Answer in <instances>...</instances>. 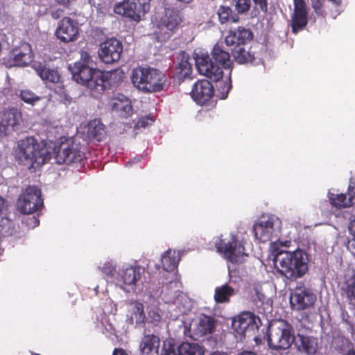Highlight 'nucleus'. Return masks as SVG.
<instances>
[{"label": "nucleus", "mask_w": 355, "mask_h": 355, "mask_svg": "<svg viewBox=\"0 0 355 355\" xmlns=\"http://www.w3.org/2000/svg\"><path fill=\"white\" fill-rule=\"evenodd\" d=\"M33 220H35L36 221V219H35V217H33ZM36 222H37V225L39 222H38V221H36Z\"/></svg>", "instance_id": "nucleus-57"}, {"label": "nucleus", "mask_w": 355, "mask_h": 355, "mask_svg": "<svg viewBox=\"0 0 355 355\" xmlns=\"http://www.w3.org/2000/svg\"><path fill=\"white\" fill-rule=\"evenodd\" d=\"M166 302L175 304L179 311L185 313L191 307V300L189 297L182 292L175 291L166 294Z\"/></svg>", "instance_id": "nucleus-23"}, {"label": "nucleus", "mask_w": 355, "mask_h": 355, "mask_svg": "<svg viewBox=\"0 0 355 355\" xmlns=\"http://www.w3.org/2000/svg\"><path fill=\"white\" fill-rule=\"evenodd\" d=\"M151 0H123L116 4L115 13L139 21L150 10Z\"/></svg>", "instance_id": "nucleus-8"}, {"label": "nucleus", "mask_w": 355, "mask_h": 355, "mask_svg": "<svg viewBox=\"0 0 355 355\" xmlns=\"http://www.w3.org/2000/svg\"><path fill=\"white\" fill-rule=\"evenodd\" d=\"M195 60L200 73L214 82L222 78L223 69H230L232 64L230 54L218 44L213 47L211 57L207 54L196 55Z\"/></svg>", "instance_id": "nucleus-3"}, {"label": "nucleus", "mask_w": 355, "mask_h": 355, "mask_svg": "<svg viewBox=\"0 0 355 355\" xmlns=\"http://www.w3.org/2000/svg\"><path fill=\"white\" fill-rule=\"evenodd\" d=\"M344 355H355V350L354 349H349Z\"/></svg>", "instance_id": "nucleus-56"}, {"label": "nucleus", "mask_w": 355, "mask_h": 355, "mask_svg": "<svg viewBox=\"0 0 355 355\" xmlns=\"http://www.w3.org/2000/svg\"><path fill=\"white\" fill-rule=\"evenodd\" d=\"M282 230V221L275 215H262L254 223L253 232L261 242L277 239Z\"/></svg>", "instance_id": "nucleus-7"}, {"label": "nucleus", "mask_w": 355, "mask_h": 355, "mask_svg": "<svg viewBox=\"0 0 355 355\" xmlns=\"http://www.w3.org/2000/svg\"><path fill=\"white\" fill-rule=\"evenodd\" d=\"M20 98L25 103L32 105H35L36 102L44 99V98L37 96L30 90H22L20 93Z\"/></svg>", "instance_id": "nucleus-39"}, {"label": "nucleus", "mask_w": 355, "mask_h": 355, "mask_svg": "<svg viewBox=\"0 0 355 355\" xmlns=\"http://www.w3.org/2000/svg\"><path fill=\"white\" fill-rule=\"evenodd\" d=\"M215 245L217 251L223 254L225 258L232 263H241L243 257L248 256L244 252V246L233 237L228 241L220 239Z\"/></svg>", "instance_id": "nucleus-10"}, {"label": "nucleus", "mask_w": 355, "mask_h": 355, "mask_svg": "<svg viewBox=\"0 0 355 355\" xmlns=\"http://www.w3.org/2000/svg\"><path fill=\"white\" fill-rule=\"evenodd\" d=\"M79 34L78 24L69 17H64L56 29L57 37L64 43L76 40Z\"/></svg>", "instance_id": "nucleus-16"}, {"label": "nucleus", "mask_w": 355, "mask_h": 355, "mask_svg": "<svg viewBox=\"0 0 355 355\" xmlns=\"http://www.w3.org/2000/svg\"><path fill=\"white\" fill-rule=\"evenodd\" d=\"M316 300L315 295L304 286H297L291 293L290 301L292 306L297 310L310 308Z\"/></svg>", "instance_id": "nucleus-15"}, {"label": "nucleus", "mask_w": 355, "mask_h": 355, "mask_svg": "<svg viewBox=\"0 0 355 355\" xmlns=\"http://www.w3.org/2000/svg\"><path fill=\"white\" fill-rule=\"evenodd\" d=\"M62 14H63V11L58 9L57 10L53 11L51 13V15L53 19H58L59 17H61V15Z\"/></svg>", "instance_id": "nucleus-50"}, {"label": "nucleus", "mask_w": 355, "mask_h": 355, "mask_svg": "<svg viewBox=\"0 0 355 355\" xmlns=\"http://www.w3.org/2000/svg\"><path fill=\"white\" fill-rule=\"evenodd\" d=\"M15 158L28 169L36 170L51 160L58 164L79 162L84 158V153L80 143L72 138L57 146L52 141L38 142L35 138L28 137L18 141Z\"/></svg>", "instance_id": "nucleus-1"}, {"label": "nucleus", "mask_w": 355, "mask_h": 355, "mask_svg": "<svg viewBox=\"0 0 355 355\" xmlns=\"http://www.w3.org/2000/svg\"><path fill=\"white\" fill-rule=\"evenodd\" d=\"M178 65L176 68V75L178 79H183L191 72V64L189 62V56L182 51L178 56Z\"/></svg>", "instance_id": "nucleus-30"}, {"label": "nucleus", "mask_w": 355, "mask_h": 355, "mask_svg": "<svg viewBox=\"0 0 355 355\" xmlns=\"http://www.w3.org/2000/svg\"><path fill=\"white\" fill-rule=\"evenodd\" d=\"M73 80L98 93L106 88V79L102 71L96 68L88 53L83 51L81 59L69 67Z\"/></svg>", "instance_id": "nucleus-2"}, {"label": "nucleus", "mask_w": 355, "mask_h": 355, "mask_svg": "<svg viewBox=\"0 0 355 355\" xmlns=\"http://www.w3.org/2000/svg\"><path fill=\"white\" fill-rule=\"evenodd\" d=\"M180 21L181 18L178 12L168 9L166 11L165 16L162 19L161 28H166L170 31H173Z\"/></svg>", "instance_id": "nucleus-29"}, {"label": "nucleus", "mask_w": 355, "mask_h": 355, "mask_svg": "<svg viewBox=\"0 0 355 355\" xmlns=\"http://www.w3.org/2000/svg\"><path fill=\"white\" fill-rule=\"evenodd\" d=\"M74 0H57L58 3L64 6H69Z\"/></svg>", "instance_id": "nucleus-52"}, {"label": "nucleus", "mask_w": 355, "mask_h": 355, "mask_svg": "<svg viewBox=\"0 0 355 355\" xmlns=\"http://www.w3.org/2000/svg\"><path fill=\"white\" fill-rule=\"evenodd\" d=\"M294 342L300 353L306 355H316L318 347L317 338L298 332Z\"/></svg>", "instance_id": "nucleus-19"}, {"label": "nucleus", "mask_w": 355, "mask_h": 355, "mask_svg": "<svg viewBox=\"0 0 355 355\" xmlns=\"http://www.w3.org/2000/svg\"><path fill=\"white\" fill-rule=\"evenodd\" d=\"M112 355H128L123 349H114Z\"/></svg>", "instance_id": "nucleus-51"}, {"label": "nucleus", "mask_w": 355, "mask_h": 355, "mask_svg": "<svg viewBox=\"0 0 355 355\" xmlns=\"http://www.w3.org/2000/svg\"><path fill=\"white\" fill-rule=\"evenodd\" d=\"M43 205L41 191L37 187H28L17 202V209L24 214H31Z\"/></svg>", "instance_id": "nucleus-9"}, {"label": "nucleus", "mask_w": 355, "mask_h": 355, "mask_svg": "<svg viewBox=\"0 0 355 355\" xmlns=\"http://www.w3.org/2000/svg\"><path fill=\"white\" fill-rule=\"evenodd\" d=\"M133 85L145 93H155L164 89L167 78L161 71L150 67H138L131 73Z\"/></svg>", "instance_id": "nucleus-5"}, {"label": "nucleus", "mask_w": 355, "mask_h": 355, "mask_svg": "<svg viewBox=\"0 0 355 355\" xmlns=\"http://www.w3.org/2000/svg\"><path fill=\"white\" fill-rule=\"evenodd\" d=\"M110 106L112 111L123 118L130 116L132 112L130 100L123 95L113 98L110 103Z\"/></svg>", "instance_id": "nucleus-24"}, {"label": "nucleus", "mask_w": 355, "mask_h": 355, "mask_svg": "<svg viewBox=\"0 0 355 355\" xmlns=\"http://www.w3.org/2000/svg\"><path fill=\"white\" fill-rule=\"evenodd\" d=\"M160 355H204V351L198 343L184 342L176 346L164 341Z\"/></svg>", "instance_id": "nucleus-14"}, {"label": "nucleus", "mask_w": 355, "mask_h": 355, "mask_svg": "<svg viewBox=\"0 0 355 355\" xmlns=\"http://www.w3.org/2000/svg\"><path fill=\"white\" fill-rule=\"evenodd\" d=\"M160 339L155 334H146L139 345L140 355H159Z\"/></svg>", "instance_id": "nucleus-22"}, {"label": "nucleus", "mask_w": 355, "mask_h": 355, "mask_svg": "<svg viewBox=\"0 0 355 355\" xmlns=\"http://www.w3.org/2000/svg\"><path fill=\"white\" fill-rule=\"evenodd\" d=\"M255 5L259 6V8L263 12L268 11V2L267 0H253Z\"/></svg>", "instance_id": "nucleus-46"}, {"label": "nucleus", "mask_w": 355, "mask_h": 355, "mask_svg": "<svg viewBox=\"0 0 355 355\" xmlns=\"http://www.w3.org/2000/svg\"><path fill=\"white\" fill-rule=\"evenodd\" d=\"M237 355H258L256 352L252 351H248V350H244L240 353H239Z\"/></svg>", "instance_id": "nucleus-53"}, {"label": "nucleus", "mask_w": 355, "mask_h": 355, "mask_svg": "<svg viewBox=\"0 0 355 355\" xmlns=\"http://www.w3.org/2000/svg\"><path fill=\"white\" fill-rule=\"evenodd\" d=\"M216 83V87H217L218 96L221 99H225L227 97L230 90L232 88L230 76L228 78V83H222L220 80Z\"/></svg>", "instance_id": "nucleus-40"}, {"label": "nucleus", "mask_w": 355, "mask_h": 355, "mask_svg": "<svg viewBox=\"0 0 355 355\" xmlns=\"http://www.w3.org/2000/svg\"><path fill=\"white\" fill-rule=\"evenodd\" d=\"M209 355H228V354L223 351H215L210 353Z\"/></svg>", "instance_id": "nucleus-54"}, {"label": "nucleus", "mask_w": 355, "mask_h": 355, "mask_svg": "<svg viewBox=\"0 0 355 355\" xmlns=\"http://www.w3.org/2000/svg\"><path fill=\"white\" fill-rule=\"evenodd\" d=\"M349 230L353 236L352 238H355V219L353 220L352 221H351L349 226Z\"/></svg>", "instance_id": "nucleus-49"}, {"label": "nucleus", "mask_w": 355, "mask_h": 355, "mask_svg": "<svg viewBox=\"0 0 355 355\" xmlns=\"http://www.w3.org/2000/svg\"><path fill=\"white\" fill-rule=\"evenodd\" d=\"M232 9L230 7L224 6H220L218 10V15L220 22L224 24L229 19H232L234 22L238 21L239 17L237 15L230 17Z\"/></svg>", "instance_id": "nucleus-38"}, {"label": "nucleus", "mask_w": 355, "mask_h": 355, "mask_svg": "<svg viewBox=\"0 0 355 355\" xmlns=\"http://www.w3.org/2000/svg\"><path fill=\"white\" fill-rule=\"evenodd\" d=\"M261 324L260 318L250 312H243L238 316L233 318L232 321V329L240 335L249 336L254 334Z\"/></svg>", "instance_id": "nucleus-11"}, {"label": "nucleus", "mask_w": 355, "mask_h": 355, "mask_svg": "<svg viewBox=\"0 0 355 355\" xmlns=\"http://www.w3.org/2000/svg\"><path fill=\"white\" fill-rule=\"evenodd\" d=\"M254 301L260 313L270 311L272 309V301L260 292H257V298Z\"/></svg>", "instance_id": "nucleus-36"}, {"label": "nucleus", "mask_w": 355, "mask_h": 355, "mask_svg": "<svg viewBox=\"0 0 355 355\" xmlns=\"http://www.w3.org/2000/svg\"><path fill=\"white\" fill-rule=\"evenodd\" d=\"M308 22V13L293 12L291 16V25L292 31L297 33L304 29Z\"/></svg>", "instance_id": "nucleus-33"}, {"label": "nucleus", "mask_w": 355, "mask_h": 355, "mask_svg": "<svg viewBox=\"0 0 355 355\" xmlns=\"http://www.w3.org/2000/svg\"><path fill=\"white\" fill-rule=\"evenodd\" d=\"M146 326L154 329V331L157 332V329L160 328L163 324V312L157 306L147 307Z\"/></svg>", "instance_id": "nucleus-25"}, {"label": "nucleus", "mask_w": 355, "mask_h": 355, "mask_svg": "<svg viewBox=\"0 0 355 355\" xmlns=\"http://www.w3.org/2000/svg\"><path fill=\"white\" fill-rule=\"evenodd\" d=\"M294 329L284 320H272L268 327V343L275 350L287 349L294 343Z\"/></svg>", "instance_id": "nucleus-6"}, {"label": "nucleus", "mask_w": 355, "mask_h": 355, "mask_svg": "<svg viewBox=\"0 0 355 355\" xmlns=\"http://www.w3.org/2000/svg\"><path fill=\"white\" fill-rule=\"evenodd\" d=\"M20 119V113L16 109H10L5 112L0 121V132L8 135L18 130Z\"/></svg>", "instance_id": "nucleus-18"}, {"label": "nucleus", "mask_w": 355, "mask_h": 355, "mask_svg": "<svg viewBox=\"0 0 355 355\" xmlns=\"http://www.w3.org/2000/svg\"><path fill=\"white\" fill-rule=\"evenodd\" d=\"M312 7L317 15L322 14V4L320 0H311Z\"/></svg>", "instance_id": "nucleus-47"}, {"label": "nucleus", "mask_w": 355, "mask_h": 355, "mask_svg": "<svg viewBox=\"0 0 355 355\" xmlns=\"http://www.w3.org/2000/svg\"><path fill=\"white\" fill-rule=\"evenodd\" d=\"M33 60L31 47L28 43H23L19 46L12 49L3 58V64L7 68L16 66H25Z\"/></svg>", "instance_id": "nucleus-12"}, {"label": "nucleus", "mask_w": 355, "mask_h": 355, "mask_svg": "<svg viewBox=\"0 0 355 355\" xmlns=\"http://www.w3.org/2000/svg\"><path fill=\"white\" fill-rule=\"evenodd\" d=\"M214 94V86L207 80L196 82L191 92V97L198 104L208 101Z\"/></svg>", "instance_id": "nucleus-17"}, {"label": "nucleus", "mask_w": 355, "mask_h": 355, "mask_svg": "<svg viewBox=\"0 0 355 355\" xmlns=\"http://www.w3.org/2000/svg\"><path fill=\"white\" fill-rule=\"evenodd\" d=\"M328 196L331 203L335 207H347L351 204L352 198L349 196V198L347 199L345 194L341 193L335 195L334 193H329Z\"/></svg>", "instance_id": "nucleus-37"}, {"label": "nucleus", "mask_w": 355, "mask_h": 355, "mask_svg": "<svg viewBox=\"0 0 355 355\" xmlns=\"http://www.w3.org/2000/svg\"><path fill=\"white\" fill-rule=\"evenodd\" d=\"M345 295L349 304L355 306V283L347 286Z\"/></svg>", "instance_id": "nucleus-43"}, {"label": "nucleus", "mask_w": 355, "mask_h": 355, "mask_svg": "<svg viewBox=\"0 0 355 355\" xmlns=\"http://www.w3.org/2000/svg\"><path fill=\"white\" fill-rule=\"evenodd\" d=\"M142 272L144 269L139 266H130L121 271V278L125 284L135 285L140 278Z\"/></svg>", "instance_id": "nucleus-28"}, {"label": "nucleus", "mask_w": 355, "mask_h": 355, "mask_svg": "<svg viewBox=\"0 0 355 355\" xmlns=\"http://www.w3.org/2000/svg\"><path fill=\"white\" fill-rule=\"evenodd\" d=\"M348 195L352 198L355 196V185L354 182H350L349 185L348 187Z\"/></svg>", "instance_id": "nucleus-48"}, {"label": "nucleus", "mask_w": 355, "mask_h": 355, "mask_svg": "<svg viewBox=\"0 0 355 355\" xmlns=\"http://www.w3.org/2000/svg\"><path fill=\"white\" fill-rule=\"evenodd\" d=\"M105 134V126L99 119L91 121L87 127V136L90 140L100 141Z\"/></svg>", "instance_id": "nucleus-27"}, {"label": "nucleus", "mask_w": 355, "mask_h": 355, "mask_svg": "<svg viewBox=\"0 0 355 355\" xmlns=\"http://www.w3.org/2000/svg\"><path fill=\"white\" fill-rule=\"evenodd\" d=\"M98 268L106 275L111 277L114 276L115 265L112 261L105 262L102 267L99 266Z\"/></svg>", "instance_id": "nucleus-42"}, {"label": "nucleus", "mask_w": 355, "mask_h": 355, "mask_svg": "<svg viewBox=\"0 0 355 355\" xmlns=\"http://www.w3.org/2000/svg\"><path fill=\"white\" fill-rule=\"evenodd\" d=\"M252 39V33L250 29L244 27H238L231 30L225 37V43L227 46H241Z\"/></svg>", "instance_id": "nucleus-21"}, {"label": "nucleus", "mask_w": 355, "mask_h": 355, "mask_svg": "<svg viewBox=\"0 0 355 355\" xmlns=\"http://www.w3.org/2000/svg\"><path fill=\"white\" fill-rule=\"evenodd\" d=\"M130 306V323L134 325L135 328L144 329L146 332L147 331L146 315L144 304L139 302L135 301L131 303Z\"/></svg>", "instance_id": "nucleus-20"}, {"label": "nucleus", "mask_w": 355, "mask_h": 355, "mask_svg": "<svg viewBox=\"0 0 355 355\" xmlns=\"http://www.w3.org/2000/svg\"><path fill=\"white\" fill-rule=\"evenodd\" d=\"M273 261L279 272L291 280L301 278L308 271V257L302 250H281L275 254Z\"/></svg>", "instance_id": "nucleus-4"}, {"label": "nucleus", "mask_w": 355, "mask_h": 355, "mask_svg": "<svg viewBox=\"0 0 355 355\" xmlns=\"http://www.w3.org/2000/svg\"><path fill=\"white\" fill-rule=\"evenodd\" d=\"M234 294V289L225 284L215 288L214 300L217 303H225Z\"/></svg>", "instance_id": "nucleus-32"}, {"label": "nucleus", "mask_w": 355, "mask_h": 355, "mask_svg": "<svg viewBox=\"0 0 355 355\" xmlns=\"http://www.w3.org/2000/svg\"><path fill=\"white\" fill-rule=\"evenodd\" d=\"M235 10L238 14H245L250 8V0H232Z\"/></svg>", "instance_id": "nucleus-41"}, {"label": "nucleus", "mask_w": 355, "mask_h": 355, "mask_svg": "<svg viewBox=\"0 0 355 355\" xmlns=\"http://www.w3.org/2000/svg\"><path fill=\"white\" fill-rule=\"evenodd\" d=\"M232 54L235 60L239 64L250 62L254 60V57L250 52L241 46H235Z\"/></svg>", "instance_id": "nucleus-35"}, {"label": "nucleus", "mask_w": 355, "mask_h": 355, "mask_svg": "<svg viewBox=\"0 0 355 355\" xmlns=\"http://www.w3.org/2000/svg\"><path fill=\"white\" fill-rule=\"evenodd\" d=\"M180 257L175 254V252L171 250L166 251L162 257V266L166 271H172L178 266Z\"/></svg>", "instance_id": "nucleus-34"}, {"label": "nucleus", "mask_w": 355, "mask_h": 355, "mask_svg": "<svg viewBox=\"0 0 355 355\" xmlns=\"http://www.w3.org/2000/svg\"><path fill=\"white\" fill-rule=\"evenodd\" d=\"M122 52V42L116 38L112 37L101 43L98 53L102 62L105 64H113L120 60Z\"/></svg>", "instance_id": "nucleus-13"}, {"label": "nucleus", "mask_w": 355, "mask_h": 355, "mask_svg": "<svg viewBox=\"0 0 355 355\" xmlns=\"http://www.w3.org/2000/svg\"><path fill=\"white\" fill-rule=\"evenodd\" d=\"M5 207V200L4 199L0 196V212L3 211Z\"/></svg>", "instance_id": "nucleus-55"}, {"label": "nucleus", "mask_w": 355, "mask_h": 355, "mask_svg": "<svg viewBox=\"0 0 355 355\" xmlns=\"http://www.w3.org/2000/svg\"><path fill=\"white\" fill-rule=\"evenodd\" d=\"M293 12L308 13L306 3L304 0H293Z\"/></svg>", "instance_id": "nucleus-44"}, {"label": "nucleus", "mask_w": 355, "mask_h": 355, "mask_svg": "<svg viewBox=\"0 0 355 355\" xmlns=\"http://www.w3.org/2000/svg\"><path fill=\"white\" fill-rule=\"evenodd\" d=\"M38 75L44 80L57 83L60 80V75L57 69L46 66H39L37 69Z\"/></svg>", "instance_id": "nucleus-31"}, {"label": "nucleus", "mask_w": 355, "mask_h": 355, "mask_svg": "<svg viewBox=\"0 0 355 355\" xmlns=\"http://www.w3.org/2000/svg\"><path fill=\"white\" fill-rule=\"evenodd\" d=\"M214 329V320L211 317L203 315L196 322L194 331L196 336H202L211 334Z\"/></svg>", "instance_id": "nucleus-26"}, {"label": "nucleus", "mask_w": 355, "mask_h": 355, "mask_svg": "<svg viewBox=\"0 0 355 355\" xmlns=\"http://www.w3.org/2000/svg\"><path fill=\"white\" fill-rule=\"evenodd\" d=\"M153 121V119L151 117L148 116L142 117L140 119H139V121L136 123L135 128L136 129H139L140 128H146V127H148L149 125H151Z\"/></svg>", "instance_id": "nucleus-45"}]
</instances>
